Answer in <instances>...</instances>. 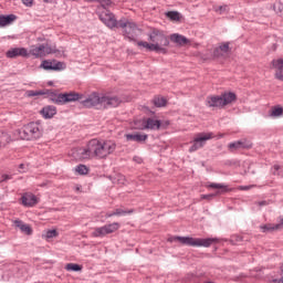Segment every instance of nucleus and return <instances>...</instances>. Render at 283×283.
Here are the masks:
<instances>
[{"mask_svg": "<svg viewBox=\"0 0 283 283\" xmlns=\"http://www.w3.org/2000/svg\"><path fill=\"white\" fill-rule=\"evenodd\" d=\"M81 105L86 108L107 109V107H118L123 101L118 96H106L92 93L87 97L82 95Z\"/></svg>", "mask_w": 283, "mask_h": 283, "instance_id": "f257e3e1", "label": "nucleus"}, {"mask_svg": "<svg viewBox=\"0 0 283 283\" xmlns=\"http://www.w3.org/2000/svg\"><path fill=\"white\" fill-rule=\"evenodd\" d=\"M91 145L93 155L98 160H103L111 156L113 151H116V143L112 140L91 139Z\"/></svg>", "mask_w": 283, "mask_h": 283, "instance_id": "f03ea898", "label": "nucleus"}, {"mask_svg": "<svg viewBox=\"0 0 283 283\" xmlns=\"http://www.w3.org/2000/svg\"><path fill=\"white\" fill-rule=\"evenodd\" d=\"M148 41L153 44V52L157 54H167V48H169V36L165 32L154 29L148 34Z\"/></svg>", "mask_w": 283, "mask_h": 283, "instance_id": "7ed1b4c3", "label": "nucleus"}, {"mask_svg": "<svg viewBox=\"0 0 283 283\" xmlns=\"http://www.w3.org/2000/svg\"><path fill=\"white\" fill-rule=\"evenodd\" d=\"M235 93L232 92H226L221 95H212L208 96L206 99V103L208 107H218L219 109H222V107H227V105H231V103H235L237 99Z\"/></svg>", "mask_w": 283, "mask_h": 283, "instance_id": "20e7f679", "label": "nucleus"}, {"mask_svg": "<svg viewBox=\"0 0 283 283\" xmlns=\"http://www.w3.org/2000/svg\"><path fill=\"white\" fill-rule=\"evenodd\" d=\"M172 240L180 242V244H185L186 247H205L206 249H209L211 244H218V242H220V239L218 238L200 239L191 237H174Z\"/></svg>", "mask_w": 283, "mask_h": 283, "instance_id": "39448f33", "label": "nucleus"}, {"mask_svg": "<svg viewBox=\"0 0 283 283\" xmlns=\"http://www.w3.org/2000/svg\"><path fill=\"white\" fill-rule=\"evenodd\" d=\"M20 138L22 140H36V138H41V127L38 123H30L23 126L22 130H20Z\"/></svg>", "mask_w": 283, "mask_h": 283, "instance_id": "423d86ee", "label": "nucleus"}, {"mask_svg": "<svg viewBox=\"0 0 283 283\" xmlns=\"http://www.w3.org/2000/svg\"><path fill=\"white\" fill-rule=\"evenodd\" d=\"M117 28L123 29V34L128 41H135L138 36V25L127 19H120Z\"/></svg>", "mask_w": 283, "mask_h": 283, "instance_id": "0eeeda50", "label": "nucleus"}, {"mask_svg": "<svg viewBox=\"0 0 283 283\" xmlns=\"http://www.w3.org/2000/svg\"><path fill=\"white\" fill-rule=\"evenodd\" d=\"M71 156L75 160H92V158H95L94 150L92 149V140L87 143L86 147L74 148L71 151Z\"/></svg>", "mask_w": 283, "mask_h": 283, "instance_id": "6e6552de", "label": "nucleus"}, {"mask_svg": "<svg viewBox=\"0 0 283 283\" xmlns=\"http://www.w3.org/2000/svg\"><path fill=\"white\" fill-rule=\"evenodd\" d=\"M55 52L56 49L50 46L49 44H40L39 46H31L29 54L35 59H43V56H48V54H54Z\"/></svg>", "mask_w": 283, "mask_h": 283, "instance_id": "1a4fd4ad", "label": "nucleus"}, {"mask_svg": "<svg viewBox=\"0 0 283 283\" xmlns=\"http://www.w3.org/2000/svg\"><path fill=\"white\" fill-rule=\"evenodd\" d=\"M118 229H120V223L113 222L104 227L95 228L92 235L93 238H105V235H109V233H115V231H118Z\"/></svg>", "mask_w": 283, "mask_h": 283, "instance_id": "9d476101", "label": "nucleus"}, {"mask_svg": "<svg viewBox=\"0 0 283 283\" xmlns=\"http://www.w3.org/2000/svg\"><path fill=\"white\" fill-rule=\"evenodd\" d=\"M212 138H213V135L211 133L198 134L197 137L193 139L192 146L189 148L190 154H193V151H198V149H202V147H205L207 140H211Z\"/></svg>", "mask_w": 283, "mask_h": 283, "instance_id": "9b49d317", "label": "nucleus"}, {"mask_svg": "<svg viewBox=\"0 0 283 283\" xmlns=\"http://www.w3.org/2000/svg\"><path fill=\"white\" fill-rule=\"evenodd\" d=\"M160 127H169V122H160L155 118H146L142 122V129H151V130H158Z\"/></svg>", "mask_w": 283, "mask_h": 283, "instance_id": "f8f14e48", "label": "nucleus"}, {"mask_svg": "<svg viewBox=\"0 0 283 283\" xmlns=\"http://www.w3.org/2000/svg\"><path fill=\"white\" fill-rule=\"evenodd\" d=\"M99 20L104 22L105 25L111 30L114 28H118V21L114 17V13L109 12L108 10H105L99 14Z\"/></svg>", "mask_w": 283, "mask_h": 283, "instance_id": "ddd939ff", "label": "nucleus"}, {"mask_svg": "<svg viewBox=\"0 0 283 283\" xmlns=\"http://www.w3.org/2000/svg\"><path fill=\"white\" fill-rule=\"evenodd\" d=\"M251 147H253V144L247 139L237 140L228 145V149L232 154L233 151H238L240 149H251Z\"/></svg>", "mask_w": 283, "mask_h": 283, "instance_id": "4468645a", "label": "nucleus"}, {"mask_svg": "<svg viewBox=\"0 0 283 283\" xmlns=\"http://www.w3.org/2000/svg\"><path fill=\"white\" fill-rule=\"evenodd\" d=\"M210 189H221L218 190L216 193H210V195H201V200H211L212 198H216V196H220V193H227L229 189L224 184H210L209 185Z\"/></svg>", "mask_w": 283, "mask_h": 283, "instance_id": "2eb2a0df", "label": "nucleus"}, {"mask_svg": "<svg viewBox=\"0 0 283 283\" xmlns=\"http://www.w3.org/2000/svg\"><path fill=\"white\" fill-rule=\"evenodd\" d=\"M17 56H28V49L13 48L7 52V59H17Z\"/></svg>", "mask_w": 283, "mask_h": 283, "instance_id": "dca6fc26", "label": "nucleus"}, {"mask_svg": "<svg viewBox=\"0 0 283 283\" xmlns=\"http://www.w3.org/2000/svg\"><path fill=\"white\" fill-rule=\"evenodd\" d=\"M22 200V205L23 207H34V205H36V202H39L36 200V196H34L33 193H24L21 198Z\"/></svg>", "mask_w": 283, "mask_h": 283, "instance_id": "f3484780", "label": "nucleus"}, {"mask_svg": "<svg viewBox=\"0 0 283 283\" xmlns=\"http://www.w3.org/2000/svg\"><path fill=\"white\" fill-rule=\"evenodd\" d=\"M272 65L277 70L275 74L276 78L283 81V59L273 60Z\"/></svg>", "mask_w": 283, "mask_h": 283, "instance_id": "a211bd4d", "label": "nucleus"}, {"mask_svg": "<svg viewBox=\"0 0 283 283\" xmlns=\"http://www.w3.org/2000/svg\"><path fill=\"white\" fill-rule=\"evenodd\" d=\"M148 136L147 134H127L126 140H133L134 143H145L147 140Z\"/></svg>", "mask_w": 283, "mask_h": 283, "instance_id": "6ab92c4d", "label": "nucleus"}, {"mask_svg": "<svg viewBox=\"0 0 283 283\" xmlns=\"http://www.w3.org/2000/svg\"><path fill=\"white\" fill-rule=\"evenodd\" d=\"M170 41L172 43H176L177 45H187V43H189V39H187L185 35H180L178 33L171 34Z\"/></svg>", "mask_w": 283, "mask_h": 283, "instance_id": "aec40b11", "label": "nucleus"}, {"mask_svg": "<svg viewBox=\"0 0 283 283\" xmlns=\"http://www.w3.org/2000/svg\"><path fill=\"white\" fill-rule=\"evenodd\" d=\"M14 226L22 231V233H25L27 235H32V228L29 224L23 223L21 220H15Z\"/></svg>", "mask_w": 283, "mask_h": 283, "instance_id": "412c9836", "label": "nucleus"}, {"mask_svg": "<svg viewBox=\"0 0 283 283\" xmlns=\"http://www.w3.org/2000/svg\"><path fill=\"white\" fill-rule=\"evenodd\" d=\"M17 21V15H0V28H6V25H10V23Z\"/></svg>", "mask_w": 283, "mask_h": 283, "instance_id": "4be33fe9", "label": "nucleus"}, {"mask_svg": "<svg viewBox=\"0 0 283 283\" xmlns=\"http://www.w3.org/2000/svg\"><path fill=\"white\" fill-rule=\"evenodd\" d=\"M41 114L44 118H52L56 114V107L45 106L42 108Z\"/></svg>", "mask_w": 283, "mask_h": 283, "instance_id": "5701e85b", "label": "nucleus"}, {"mask_svg": "<svg viewBox=\"0 0 283 283\" xmlns=\"http://www.w3.org/2000/svg\"><path fill=\"white\" fill-rule=\"evenodd\" d=\"M260 229L262 230L263 233H269L271 231H280V229H282V222L276 224L270 223V224L261 226Z\"/></svg>", "mask_w": 283, "mask_h": 283, "instance_id": "b1692460", "label": "nucleus"}, {"mask_svg": "<svg viewBox=\"0 0 283 283\" xmlns=\"http://www.w3.org/2000/svg\"><path fill=\"white\" fill-rule=\"evenodd\" d=\"M82 96L77 93H64L65 103H74L75 101H80L81 103Z\"/></svg>", "mask_w": 283, "mask_h": 283, "instance_id": "393cba45", "label": "nucleus"}, {"mask_svg": "<svg viewBox=\"0 0 283 283\" xmlns=\"http://www.w3.org/2000/svg\"><path fill=\"white\" fill-rule=\"evenodd\" d=\"M269 116L271 118H280V116H283V108L280 105L273 106L270 111Z\"/></svg>", "mask_w": 283, "mask_h": 283, "instance_id": "a878e982", "label": "nucleus"}, {"mask_svg": "<svg viewBox=\"0 0 283 283\" xmlns=\"http://www.w3.org/2000/svg\"><path fill=\"white\" fill-rule=\"evenodd\" d=\"M52 102L55 105H65V94H57L54 97H52Z\"/></svg>", "mask_w": 283, "mask_h": 283, "instance_id": "bb28decb", "label": "nucleus"}, {"mask_svg": "<svg viewBox=\"0 0 283 283\" xmlns=\"http://www.w3.org/2000/svg\"><path fill=\"white\" fill-rule=\"evenodd\" d=\"M153 103L155 107H165V105H167V99L165 97L156 96L153 99Z\"/></svg>", "mask_w": 283, "mask_h": 283, "instance_id": "cd10ccee", "label": "nucleus"}, {"mask_svg": "<svg viewBox=\"0 0 283 283\" xmlns=\"http://www.w3.org/2000/svg\"><path fill=\"white\" fill-rule=\"evenodd\" d=\"M10 140H11V138L8 133L0 132V145L2 147H6V145H8V143H10Z\"/></svg>", "mask_w": 283, "mask_h": 283, "instance_id": "c85d7f7f", "label": "nucleus"}, {"mask_svg": "<svg viewBox=\"0 0 283 283\" xmlns=\"http://www.w3.org/2000/svg\"><path fill=\"white\" fill-rule=\"evenodd\" d=\"M82 266L81 265H78V264H76V263H67L66 265H65V270L66 271H75V272H78V271H82Z\"/></svg>", "mask_w": 283, "mask_h": 283, "instance_id": "c756f323", "label": "nucleus"}, {"mask_svg": "<svg viewBox=\"0 0 283 283\" xmlns=\"http://www.w3.org/2000/svg\"><path fill=\"white\" fill-rule=\"evenodd\" d=\"M137 45L139 48H145L149 52H154V46H153L151 42L149 43V42H145V41H139V42H137Z\"/></svg>", "mask_w": 283, "mask_h": 283, "instance_id": "7c9ffc66", "label": "nucleus"}, {"mask_svg": "<svg viewBox=\"0 0 283 283\" xmlns=\"http://www.w3.org/2000/svg\"><path fill=\"white\" fill-rule=\"evenodd\" d=\"M51 63H52V67H53L51 70H53L55 72L59 70H65V63H63V62L53 61Z\"/></svg>", "mask_w": 283, "mask_h": 283, "instance_id": "2f4dec72", "label": "nucleus"}, {"mask_svg": "<svg viewBox=\"0 0 283 283\" xmlns=\"http://www.w3.org/2000/svg\"><path fill=\"white\" fill-rule=\"evenodd\" d=\"M168 19H170L171 21H180V13H178V11H169L167 13Z\"/></svg>", "mask_w": 283, "mask_h": 283, "instance_id": "473e14b6", "label": "nucleus"}, {"mask_svg": "<svg viewBox=\"0 0 283 283\" xmlns=\"http://www.w3.org/2000/svg\"><path fill=\"white\" fill-rule=\"evenodd\" d=\"M75 171H77V174H80L81 176H86V174H88L90 169L85 165H80L76 167Z\"/></svg>", "mask_w": 283, "mask_h": 283, "instance_id": "72a5a7b5", "label": "nucleus"}, {"mask_svg": "<svg viewBox=\"0 0 283 283\" xmlns=\"http://www.w3.org/2000/svg\"><path fill=\"white\" fill-rule=\"evenodd\" d=\"M271 172L273 174V176H283V172H282V166H280V165H274L273 167H272V170H271Z\"/></svg>", "mask_w": 283, "mask_h": 283, "instance_id": "f704fd0d", "label": "nucleus"}, {"mask_svg": "<svg viewBox=\"0 0 283 283\" xmlns=\"http://www.w3.org/2000/svg\"><path fill=\"white\" fill-rule=\"evenodd\" d=\"M43 94H45V92H43V91H28L27 92V96H29L30 98H32V96H43Z\"/></svg>", "mask_w": 283, "mask_h": 283, "instance_id": "c9c22d12", "label": "nucleus"}, {"mask_svg": "<svg viewBox=\"0 0 283 283\" xmlns=\"http://www.w3.org/2000/svg\"><path fill=\"white\" fill-rule=\"evenodd\" d=\"M98 3H101L102 8H104V10H107V8L112 7V0H95Z\"/></svg>", "mask_w": 283, "mask_h": 283, "instance_id": "e433bc0d", "label": "nucleus"}, {"mask_svg": "<svg viewBox=\"0 0 283 283\" xmlns=\"http://www.w3.org/2000/svg\"><path fill=\"white\" fill-rule=\"evenodd\" d=\"M219 50L223 53V56H224L226 54H229V42H227V43L220 45V46H219Z\"/></svg>", "mask_w": 283, "mask_h": 283, "instance_id": "4c0bfd02", "label": "nucleus"}, {"mask_svg": "<svg viewBox=\"0 0 283 283\" xmlns=\"http://www.w3.org/2000/svg\"><path fill=\"white\" fill-rule=\"evenodd\" d=\"M41 67H43V70H52V62L44 60L41 64Z\"/></svg>", "mask_w": 283, "mask_h": 283, "instance_id": "58836bf2", "label": "nucleus"}, {"mask_svg": "<svg viewBox=\"0 0 283 283\" xmlns=\"http://www.w3.org/2000/svg\"><path fill=\"white\" fill-rule=\"evenodd\" d=\"M57 235H59V232L56 230L46 231V238L48 239L56 238Z\"/></svg>", "mask_w": 283, "mask_h": 283, "instance_id": "ea45409f", "label": "nucleus"}, {"mask_svg": "<svg viewBox=\"0 0 283 283\" xmlns=\"http://www.w3.org/2000/svg\"><path fill=\"white\" fill-rule=\"evenodd\" d=\"M255 187H258V186H255V185L240 186V187H239V190H240V191H249V190H251V189H255Z\"/></svg>", "mask_w": 283, "mask_h": 283, "instance_id": "a19ab883", "label": "nucleus"}, {"mask_svg": "<svg viewBox=\"0 0 283 283\" xmlns=\"http://www.w3.org/2000/svg\"><path fill=\"white\" fill-rule=\"evenodd\" d=\"M213 56H216L217 59H220V56H224V55H223L222 51L219 48H217L213 51Z\"/></svg>", "mask_w": 283, "mask_h": 283, "instance_id": "79ce46f5", "label": "nucleus"}, {"mask_svg": "<svg viewBox=\"0 0 283 283\" xmlns=\"http://www.w3.org/2000/svg\"><path fill=\"white\" fill-rule=\"evenodd\" d=\"M114 211H115V216H127V211H125L120 208H117Z\"/></svg>", "mask_w": 283, "mask_h": 283, "instance_id": "37998d69", "label": "nucleus"}, {"mask_svg": "<svg viewBox=\"0 0 283 283\" xmlns=\"http://www.w3.org/2000/svg\"><path fill=\"white\" fill-rule=\"evenodd\" d=\"M24 6L28 8L32 7V3H34V0H21Z\"/></svg>", "mask_w": 283, "mask_h": 283, "instance_id": "c03bdc74", "label": "nucleus"}, {"mask_svg": "<svg viewBox=\"0 0 283 283\" xmlns=\"http://www.w3.org/2000/svg\"><path fill=\"white\" fill-rule=\"evenodd\" d=\"M256 205H258L259 207H266V205H269V201H266V200L258 201Z\"/></svg>", "mask_w": 283, "mask_h": 283, "instance_id": "a18cd8bd", "label": "nucleus"}, {"mask_svg": "<svg viewBox=\"0 0 283 283\" xmlns=\"http://www.w3.org/2000/svg\"><path fill=\"white\" fill-rule=\"evenodd\" d=\"M4 182H8V180H12V175H3Z\"/></svg>", "mask_w": 283, "mask_h": 283, "instance_id": "49530a36", "label": "nucleus"}, {"mask_svg": "<svg viewBox=\"0 0 283 283\" xmlns=\"http://www.w3.org/2000/svg\"><path fill=\"white\" fill-rule=\"evenodd\" d=\"M224 10H227V7H219V9H217V12H224Z\"/></svg>", "mask_w": 283, "mask_h": 283, "instance_id": "de8ad7c7", "label": "nucleus"}, {"mask_svg": "<svg viewBox=\"0 0 283 283\" xmlns=\"http://www.w3.org/2000/svg\"><path fill=\"white\" fill-rule=\"evenodd\" d=\"M19 169H20V171H21V169H25V165L24 164H20Z\"/></svg>", "mask_w": 283, "mask_h": 283, "instance_id": "09e8293b", "label": "nucleus"}, {"mask_svg": "<svg viewBox=\"0 0 283 283\" xmlns=\"http://www.w3.org/2000/svg\"><path fill=\"white\" fill-rule=\"evenodd\" d=\"M0 182H4V177L1 174H0Z\"/></svg>", "mask_w": 283, "mask_h": 283, "instance_id": "8fccbe9b", "label": "nucleus"}, {"mask_svg": "<svg viewBox=\"0 0 283 283\" xmlns=\"http://www.w3.org/2000/svg\"><path fill=\"white\" fill-rule=\"evenodd\" d=\"M105 218H112V212H106Z\"/></svg>", "mask_w": 283, "mask_h": 283, "instance_id": "3c124183", "label": "nucleus"}, {"mask_svg": "<svg viewBox=\"0 0 283 283\" xmlns=\"http://www.w3.org/2000/svg\"><path fill=\"white\" fill-rule=\"evenodd\" d=\"M75 191H81V186H76Z\"/></svg>", "mask_w": 283, "mask_h": 283, "instance_id": "603ef678", "label": "nucleus"}, {"mask_svg": "<svg viewBox=\"0 0 283 283\" xmlns=\"http://www.w3.org/2000/svg\"><path fill=\"white\" fill-rule=\"evenodd\" d=\"M237 242H242V237H238Z\"/></svg>", "mask_w": 283, "mask_h": 283, "instance_id": "864d4df0", "label": "nucleus"}, {"mask_svg": "<svg viewBox=\"0 0 283 283\" xmlns=\"http://www.w3.org/2000/svg\"><path fill=\"white\" fill-rule=\"evenodd\" d=\"M45 3H52V0H44Z\"/></svg>", "mask_w": 283, "mask_h": 283, "instance_id": "5fc2aeb1", "label": "nucleus"}, {"mask_svg": "<svg viewBox=\"0 0 283 283\" xmlns=\"http://www.w3.org/2000/svg\"><path fill=\"white\" fill-rule=\"evenodd\" d=\"M111 216H112V218H114V216H116L115 211L111 212Z\"/></svg>", "mask_w": 283, "mask_h": 283, "instance_id": "6e6d98bb", "label": "nucleus"}, {"mask_svg": "<svg viewBox=\"0 0 283 283\" xmlns=\"http://www.w3.org/2000/svg\"><path fill=\"white\" fill-rule=\"evenodd\" d=\"M279 282H282V283H283V279H281Z\"/></svg>", "mask_w": 283, "mask_h": 283, "instance_id": "4d7b16f0", "label": "nucleus"}, {"mask_svg": "<svg viewBox=\"0 0 283 283\" xmlns=\"http://www.w3.org/2000/svg\"><path fill=\"white\" fill-rule=\"evenodd\" d=\"M86 1H96V0H86Z\"/></svg>", "mask_w": 283, "mask_h": 283, "instance_id": "13d9d810", "label": "nucleus"}, {"mask_svg": "<svg viewBox=\"0 0 283 283\" xmlns=\"http://www.w3.org/2000/svg\"><path fill=\"white\" fill-rule=\"evenodd\" d=\"M207 283H211V282H207Z\"/></svg>", "mask_w": 283, "mask_h": 283, "instance_id": "bf43d9fd", "label": "nucleus"}]
</instances>
